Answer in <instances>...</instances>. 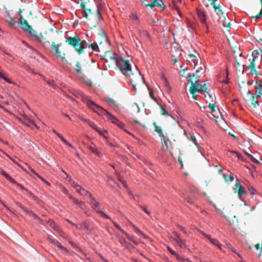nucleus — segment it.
I'll return each mask as SVG.
<instances>
[{
  "mask_svg": "<svg viewBox=\"0 0 262 262\" xmlns=\"http://www.w3.org/2000/svg\"><path fill=\"white\" fill-rule=\"evenodd\" d=\"M54 245L55 246H57L58 248H59L61 250H63L65 252L68 251L67 249L65 247H64L63 246H62L61 244H60V243H59L57 240H56V241L54 243Z\"/></svg>",
  "mask_w": 262,
  "mask_h": 262,
  "instance_id": "36",
  "label": "nucleus"
},
{
  "mask_svg": "<svg viewBox=\"0 0 262 262\" xmlns=\"http://www.w3.org/2000/svg\"><path fill=\"white\" fill-rule=\"evenodd\" d=\"M81 100L90 109L97 113L99 115L108 116L110 113L106 110L90 100L88 96L83 94H81Z\"/></svg>",
  "mask_w": 262,
  "mask_h": 262,
  "instance_id": "1",
  "label": "nucleus"
},
{
  "mask_svg": "<svg viewBox=\"0 0 262 262\" xmlns=\"http://www.w3.org/2000/svg\"><path fill=\"white\" fill-rule=\"evenodd\" d=\"M126 236L131 242L136 245H138V243L135 241V237L134 235H130L129 234H126Z\"/></svg>",
  "mask_w": 262,
  "mask_h": 262,
  "instance_id": "40",
  "label": "nucleus"
},
{
  "mask_svg": "<svg viewBox=\"0 0 262 262\" xmlns=\"http://www.w3.org/2000/svg\"><path fill=\"white\" fill-rule=\"evenodd\" d=\"M107 117H108V119L110 120H111L113 123L115 124L120 128L124 129L125 132L130 134L129 132H128L127 130L124 129V127L125 126V124L123 123V122H121L120 120H119L116 117L113 116L112 114L110 113L109 115L107 116Z\"/></svg>",
  "mask_w": 262,
  "mask_h": 262,
  "instance_id": "8",
  "label": "nucleus"
},
{
  "mask_svg": "<svg viewBox=\"0 0 262 262\" xmlns=\"http://www.w3.org/2000/svg\"><path fill=\"white\" fill-rule=\"evenodd\" d=\"M256 63V62H253V61H251L250 64L247 67L250 70V74L252 75H255V76H257L258 75V71L255 69Z\"/></svg>",
  "mask_w": 262,
  "mask_h": 262,
  "instance_id": "17",
  "label": "nucleus"
},
{
  "mask_svg": "<svg viewBox=\"0 0 262 262\" xmlns=\"http://www.w3.org/2000/svg\"><path fill=\"white\" fill-rule=\"evenodd\" d=\"M49 223L51 227L55 231H57L59 229V227L55 224V223L53 221L49 220Z\"/></svg>",
  "mask_w": 262,
  "mask_h": 262,
  "instance_id": "35",
  "label": "nucleus"
},
{
  "mask_svg": "<svg viewBox=\"0 0 262 262\" xmlns=\"http://www.w3.org/2000/svg\"><path fill=\"white\" fill-rule=\"evenodd\" d=\"M200 233L203 235L204 237L207 238L209 240V241H210V239H212V237H211V236L208 234H206V233H205L204 231H200Z\"/></svg>",
  "mask_w": 262,
  "mask_h": 262,
  "instance_id": "49",
  "label": "nucleus"
},
{
  "mask_svg": "<svg viewBox=\"0 0 262 262\" xmlns=\"http://www.w3.org/2000/svg\"><path fill=\"white\" fill-rule=\"evenodd\" d=\"M0 78L4 79L5 81L9 83H12V81L8 78L6 77L4 74L1 71H0Z\"/></svg>",
  "mask_w": 262,
  "mask_h": 262,
  "instance_id": "41",
  "label": "nucleus"
},
{
  "mask_svg": "<svg viewBox=\"0 0 262 262\" xmlns=\"http://www.w3.org/2000/svg\"><path fill=\"white\" fill-rule=\"evenodd\" d=\"M89 125H90V126H91L92 128H93L94 129H95V130H97V129L98 128L96 125V124L92 122V121H90V122L89 123Z\"/></svg>",
  "mask_w": 262,
  "mask_h": 262,
  "instance_id": "53",
  "label": "nucleus"
},
{
  "mask_svg": "<svg viewBox=\"0 0 262 262\" xmlns=\"http://www.w3.org/2000/svg\"><path fill=\"white\" fill-rule=\"evenodd\" d=\"M66 41L68 44L73 47L75 50L80 54L83 50L86 48L87 43L83 40H81L77 35L74 37L69 36L66 38Z\"/></svg>",
  "mask_w": 262,
  "mask_h": 262,
  "instance_id": "2",
  "label": "nucleus"
},
{
  "mask_svg": "<svg viewBox=\"0 0 262 262\" xmlns=\"http://www.w3.org/2000/svg\"><path fill=\"white\" fill-rule=\"evenodd\" d=\"M11 160L15 164H16L18 167H20L21 169H23L25 171L27 172V170L24 168L22 165H21L20 164H19L16 161L11 159Z\"/></svg>",
  "mask_w": 262,
  "mask_h": 262,
  "instance_id": "52",
  "label": "nucleus"
},
{
  "mask_svg": "<svg viewBox=\"0 0 262 262\" xmlns=\"http://www.w3.org/2000/svg\"><path fill=\"white\" fill-rule=\"evenodd\" d=\"M255 89L257 97H260L262 95V83L260 81H256Z\"/></svg>",
  "mask_w": 262,
  "mask_h": 262,
  "instance_id": "20",
  "label": "nucleus"
},
{
  "mask_svg": "<svg viewBox=\"0 0 262 262\" xmlns=\"http://www.w3.org/2000/svg\"><path fill=\"white\" fill-rule=\"evenodd\" d=\"M178 227L185 234H188L189 232L187 231L186 229L184 227H183L182 226H179Z\"/></svg>",
  "mask_w": 262,
  "mask_h": 262,
  "instance_id": "58",
  "label": "nucleus"
},
{
  "mask_svg": "<svg viewBox=\"0 0 262 262\" xmlns=\"http://www.w3.org/2000/svg\"><path fill=\"white\" fill-rule=\"evenodd\" d=\"M80 7L83 9V11H86V12H88V14L92 13V10L91 9L85 8V6L84 4L82 3L80 5Z\"/></svg>",
  "mask_w": 262,
  "mask_h": 262,
  "instance_id": "42",
  "label": "nucleus"
},
{
  "mask_svg": "<svg viewBox=\"0 0 262 262\" xmlns=\"http://www.w3.org/2000/svg\"><path fill=\"white\" fill-rule=\"evenodd\" d=\"M18 24L20 26L21 28L25 32L31 27V26L29 25L27 21L23 18L22 15H20Z\"/></svg>",
  "mask_w": 262,
  "mask_h": 262,
  "instance_id": "15",
  "label": "nucleus"
},
{
  "mask_svg": "<svg viewBox=\"0 0 262 262\" xmlns=\"http://www.w3.org/2000/svg\"><path fill=\"white\" fill-rule=\"evenodd\" d=\"M90 150L93 152L94 153V154H95L96 155H97V156L98 157H101V154L100 152L99 151L98 149L97 148H96L95 147H92L91 146L90 147Z\"/></svg>",
  "mask_w": 262,
  "mask_h": 262,
  "instance_id": "37",
  "label": "nucleus"
},
{
  "mask_svg": "<svg viewBox=\"0 0 262 262\" xmlns=\"http://www.w3.org/2000/svg\"><path fill=\"white\" fill-rule=\"evenodd\" d=\"M142 209L147 214L149 215L150 214V212L146 209L145 206H141Z\"/></svg>",
  "mask_w": 262,
  "mask_h": 262,
  "instance_id": "61",
  "label": "nucleus"
},
{
  "mask_svg": "<svg viewBox=\"0 0 262 262\" xmlns=\"http://www.w3.org/2000/svg\"><path fill=\"white\" fill-rule=\"evenodd\" d=\"M184 135L186 136V137H187L188 140H189V141H191L192 142H193L195 144V145L197 147V148L198 149V151L199 152H200V153L203 157H204V149L203 148H202L200 146L199 144L198 143L196 138L195 137V136L194 135V134L192 133H190L188 134L185 130L184 132Z\"/></svg>",
  "mask_w": 262,
  "mask_h": 262,
  "instance_id": "7",
  "label": "nucleus"
},
{
  "mask_svg": "<svg viewBox=\"0 0 262 262\" xmlns=\"http://www.w3.org/2000/svg\"><path fill=\"white\" fill-rule=\"evenodd\" d=\"M80 119H81L82 121H84V122L88 123V124H89V123L90 122V120H89V119H85L82 117H79Z\"/></svg>",
  "mask_w": 262,
  "mask_h": 262,
  "instance_id": "63",
  "label": "nucleus"
},
{
  "mask_svg": "<svg viewBox=\"0 0 262 262\" xmlns=\"http://www.w3.org/2000/svg\"><path fill=\"white\" fill-rule=\"evenodd\" d=\"M19 207L27 214H29V215H31V213H32V211L29 210L28 208H27L25 207H24L21 205H19Z\"/></svg>",
  "mask_w": 262,
  "mask_h": 262,
  "instance_id": "45",
  "label": "nucleus"
},
{
  "mask_svg": "<svg viewBox=\"0 0 262 262\" xmlns=\"http://www.w3.org/2000/svg\"><path fill=\"white\" fill-rule=\"evenodd\" d=\"M74 69L77 74H80L82 71V64L80 61H77L74 67Z\"/></svg>",
  "mask_w": 262,
  "mask_h": 262,
  "instance_id": "27",
  "label": "nucleus"
},
{
  "mask_svg": "<svg viewBox=\"0 0 262 262\" xmlns=\"http://www.w3.org/2000/svg\"><path fill=\"white\" fill-rule=\"evenodd\" d=\"M139 33L142 36H146L149 38H150V35L149 34L148 32L146 30H139Z\"/></svg>",
  "mask_w": 262,
  "mask_h": 262,
  "instance_id": "43",
  "label": "nucleus"
},
{
  "mask_svg": "<svg viewBox=\"0 0 262 262\" xmlns=\"http://www.w3.org/2000/svg\"><path fill=\"white\" fill-rule=\"evenodd\" d=\"M249 190L251 191V193L253 194H255L256 193V190L253 187H251L249 189Z\"/></svg>",
  "mask_w": 262,
  "mask_h": 262,
  "instance_id": "64",
  "label": "nucleus"
},
{
  "mask_svg": "<svg viewBox=\"0 0 262 262\" xmlns=\"http://www.w3.org/2000/svg\"><path fill=\"white\" fill-rule=\"evenodd\" d=\"M96 6H97V11L95 14V16L96 17V18H97L98 20H100L102 19L101 12L103 10V7H102V5L100 3L97 4Z\"/></svg>",
  "mask_w": 262,
  "mask_h": 262,
  "instance_id": "19",
  "label": "nucleus"
},
{
  "mask_svg": "<svg viewBox=\"0 0 262 262\" xmlns=\"http://www.w3.org/2000/svg\"><path fill=\"white\" fill-rule=\"evenodd\" d=\"M47 239L51 243L54 244L55 242L56 241V239L54 238L51 235H48L47 236Z\"/></svg>",
  "mask_w": 262,
  "mask_h": 262,
  "instance_id": "51",
  "label": "nucleus"
},
{
  "mask_svg": "<svg viewBox=\"0 0 262 262\" xmlns=\"http://www.w3.org/2000/svg\"><path fill=\"white\" fill-rule=\"evenodd\" d=\"M228 74H229V73H228V70H226V77H227V78H226V80H225L224 81V83H225V84H228V83H229V79H228Z\"/></svg>",
  "mask_w": 262,
  "mask_h": 262,
  "instance_id": "62",
  "label": "nucleus"
},
{
  "mask_svg": "<svg viewBox=\"0 0 262 262\" xmlns=\"http://www.w3.org/2000/svg\"><path fill=\"white\" fill-rule=\"evenodd\" d=\"M64 192L69 196V199L71 200L74 204L77 205L80 208L82 209H83V206L85 204L84 202L79 201L76 198L73 197L72 195H69L68 193V191L66 189H64Z\"/></svg>",
  "mask_w": 262,
  "mask_h": 262,
  "instance_id": "14",
  "label": "nucleus"
},
{
  "mask_svg": "<svg viewBox=\"0 0 262 262\" xmlns=\"http://www.w3.org/2000/svg\"><path fill=\"white\" fill-rule=\"evenodd\" d=\"M178 260L180 261H183L184 260V258L178 253H176V255H174Z\"/></svg>",
  "mask_w": 262,
  "mask_h": 262,
  "instance_id": "54",
  "label": "nucleus"
},
{
  "mask_svg": "<svg viewBox=\"0 0 262 262\" xmlns=\"http://www.w3.org/2000/svg\"><path fill=\"white\" fill-rule=\"evenodd\" d=\"M89 200L88 203L90 204L93 210L103 218L111 220V217L101 210L102 205L93 195H90Z\"/></svg>",
  "mask_w": 262,
  "mask_h": 262,
  "instance_id": "5",
  "label": "nucleus"
},
{
  "mask_svg": "<svg viewBox=\"0 0 262 262\" xmlns=\"http://www.w3.org/2000/svg\"><path fill=\"white\" fill-rule=\"evenodd\" d=\"M173 241L178 244L181 248H185L187 247L185 239L181 238L179 239H173Z\"/></svg>",
  "mask_w": 262,
  "mask_h": 262,
  "instance_id": "25",
  "label": "nucleus"
},
{
  "mask_svg": "<svg viewBox=\"0 0 262 262\" xmlns=\"http://www.w3.org/2000/svg\"><path fill=\"white\" fill-rule=\"evenodd\" d=\"M196 26L195 23L188 22V28L189 29L194 30V27Z\"/></svg>",
  "mask_w": 262,
  "mask_h": 262,
  "instance_id": "48",
  "label": "nucleus"
},
{
  "mask_svg": "<svg viewBox=\"0 0 262 262\" xmlns=\"http://www.w3.org/2000/svg\"><path fill=\"white\" fill-rule=\"evenodd\" d=\"M208 89V84L205 82L200 81L197 82L196 84L190 87L189 92L192 95V98L194 99H196L197 95H195L196 92L203 94L206 92Z\"/></svg>",
  "mask_w": 262,
  "mask_h": 262,
  "instance_id": "6",
  "label": "nucleus"
},
{
  "mask_svg": "<svg viewBox=\"0 0 262 262\" xmlns=\"http://www.w3.org/2000/svg\"><path fill=\"white\" fill-rule=\"evenodd\" d=\"M186 79L188 83H190L191 85L193 86L198 82H199V76L194 74V73H189L186 76Z\"/></svg>",
  "mask_w": 262,
  "mask_h": 262,
  "instance_id": "12",
  "label": "nucleus"
},
{
  "mask_svg": "<svg viewBox=\"0 0 262 262\" xmlns=\"http://www.w3.org/2000/svg\"><path fill=\"white\" fill-rule=\"evenodd\" d=\"M76 192L78 193L80 195L88 196L89 199L90 198V195H92V194L89 191L85 190L81 186H80L78 189L77 190Z\"/></svg>",
  "mask_w": 262,
  "mask_h": 262,
  "instance_id": "23",
  "label": "nucleus"
},
{
  "mask_svg": "<svg viewBox=\"0 0 262 262\" xmlns=\"http://www.w3.org/2000/svg\"><path fill=\"white\" fill-rule=\"evenodd\" d=\"M167 250L173 256L176 255V252L173 250L171 248H170L169 246L167 247Z\"/></svg>",
  "mask_w": 262,
  "mask_h": 262,
  "instance_id": "60",
  "label": "nucleus"
},
{
  "mask_svg": "<svg viewBox=\"0 0 262 262\" xmlns=\"http://www.w3.org/2000/svg\"><path fill=\"white\" fill-rule=\"evenodd\" d=\"M26 32L35 40L39 42H41L42 35L41 33L38 34L37 32L33 29L31 27Z\"/></svg>",
  "mask_w": 262,
  "mask_h": 262,
  "instance_id": "11",
  "label": "nucleus"
},
{
  "mask_svg": "<svg viewBox=\"0 0 262 262\" xmlns=\"http://www.w3.org/2000/svg\"><path fill=\"white\" fill-rule=\"evenodd\" d=\"M69 182L71 184V185L75 188L76 191H77V189L80 187L79 185H78L77 183H76L75 181L72 180L71 179H69Z\"/></svg>",
  "mask_w": 262,
  "mask_h": 262,
  "instance_id": "39",
  "label": "nucleus"
},
{
  "mask_svg": "<svg viewBox=\"0 0 262 262\" xmlns=\"http://www.w3.org/2000/svg\"><path fill=\"white\" fill-rule=\"evenodd\" d=\"M154 126H155V130L156 132H157V133L159 134V136L161 137V138H164V135L163 134V132H162V128H161V127L160 126H158V125H157L156 124H154Z\"/></svg>",
  "mask_w": 262,
  "mask_h": 262,
  "instance_id": "30",
  "label": "nucleus"
},
{
  "mask_svg": "<svg viewBox=\"0 0 262 262\" xmlns=\"http://www.w3.org/2000/svg\"><path fill=\"white\" fill-rule=\"evenodd\" d=\"M189 62H192L194 63V66H195L198 63V59L197 57L193 54H190L189 55Z\"/></svg>",
  "mask_w": 262,
  "mask_h": 262,
  "instance_id": "29",
  "label": "nucleus"
},
{
  "mask_svg": "<svg viewBox=\"0 0 262 262\" xmlns=\"http://www.w3.org/2000/svg\"><path fill=\"white\" fill-rule=\"evenodd\" d=\"M61 46V43L56 45L54 42H52L51 44V48L52 50H54L55 52V54L57 57L60 58L61 60H63L64 58V54H61L60 51H59V47Z\"/></svg>",
  "mask_w": 262,
  "mask_h": 262,
  "instance_id": "13",
  "label": "nucleus"
},
{
  "mask_svg": "<svg viewBox=\"0 0 262 262\" xmlns=\"http://www.w3.org/2000/svg\"><path fill=\"white\" fill-rule=\"evenodd\" d=\"M2 174L4 176L7 180H9L10 182H11L13 183H15L16 181L11 177V176L8 174L7 173H6L4 170H2Z\"/></svg>",
  "mask_w": 262,
  "mask_h": 262,
  "instance_id": "34",
  "label": "nucleus"
},
{
  "mask_svg": "<svg viewBox=\"0 0 262 262\" xmlns=\"http://www.w3.org/2000/svg\"><path fill=\"white\" fill-rule=\"evenodd\" d=\"M164 79H165V86H166V87L167 89V92H170L171 89V87L170 86V84H169L168 80L166 78H164Z\"/></svg>",
  "mask_w": 262,
  "mask_h": 262,
  "instance_id": "50",
  "label": "nucleus"
},
{
  "mask_svg": "<svg viewBox=\"0 0 262 262\" xmlns=\"http://www.w3.org/2000/svg\"><path fill=\"white\" fill-rule=\"evenodd\" d=\"M161 141L164 142L163 148L165 150H168L170 145V142L168 138H166L164 136V138H161Z\"/></svg>",
  "mask_w": 262,
  "mask_h": 262,
  "instance_id": "26",
  "label": "nucleus"
},
{
  "mask_svg": "<svg viewBox=\"0 0 262 262\" xmlns=\"http://www.w3.org/2000/svg\"><path fill=\"white\" fill-rule=\"evenodd\" d=\"M86 47H91L92 48V49L94 50V51H98V49H99V47L98 46V45L96 44V43H92V44H91V45H88L87 44V46Z\"/></svg>",
  "mask_w": 262,
  "mask_h": 262,
  "instance_id": "44",
  "label": "nucleus"
},
{
  "mask_svg": "<svg viewBox=\"0 0 262 262\" xmlns=\"http://www.w3.org/2000/svg\"><path fill=\"white\" fill-rule=\"evenodd\" d=\"M247 94L250 95V97L252 98L251 103L253 106L256 107L257 105H258L259 101L258 100L257 97H254V94L252 93L249 90L247 91Z\"/></svg>",
  "mask_w": 262,
  "mask_h": 262,
  "instance_id": "22",
  "label": "nucleus"
},
{
  "mask_svg": "<svg viewBox=\"0 0 262 262\" xmlns=\"http://www.w3.org/2000/svg\"><path fill=\"white\" fill-rule=\"evenodd\" d=\"M223 176L226 182H232L234 180L233 175L231 173L229 176L223 173Z\"/></svg>",
  "mask_w": 262,
  "mask_h": 262,
  "instance_id": "31",
  "label": "nucleus"
},
{
  "mask_svg": "<svg viewBox=\"0 0 262 262\" xmlns=\"http://www.w3.org/2000/svg\"><path fill=\"white\" fill-rule=\"evenodd\" d=\"M253 62H261L262 61V49L254 50L252 53Z\"/></svg>",
  "mask_w": 262,
  "mask_h": 262,
  "instance_id": "9",
  "label": "nucleus"
},
{
  "mask_svg": "<svg viewBox=\"0 0 262 262\" xmlns=\"http://www.w3.org/2000/svg\"><path fill=\"white\" fill-rule=\"evenodd\" d=\"M235 185L237 187L239 186V190L238 192V198L241 200H243V199L242 198V196L243 194H245L246 193V191L245 189V188L242 186L239 182V181L237 180Z\"/></svg>",
  "mask_w": 262,
  "mask_h": 262,
  "instance_id": "21",
  "label": "nucleus"
},
{
  "mask_svg": "<svg viewBox=\"0 0 262 262\" xmlns=\"http://www.w3.org/2000/svg\"><path fill=\"white\" fill-rule=\"evenodd\" d=\"M101 136H103V138L106 139L107 137L106 136L105 134L107 133L105 130L104 131H101L99 128L96 130Z\"/></svg>",
  "mask_w": 262,
  "mask_h": 262,
  "instance_id": "47",
  "label": "nucleus"
},
{
  "mask_svg": "<svg viewBox=\"0 0 262 262\" xmlns=\"http://www.w3.org/2000/svg\"><path fill=\"white\" fill-rule=\"evenodd\" d=\"M28 168V170H30V172H29L28 170H27V173H28L32 177V174H33L35 176H36L37 177L38 176V174L33 169H32L30 166H29L27 164H25Z\"/></svg>",
  "mask_w": 262,
  "mask_h": 262,
  "instance_id": "38",
  "label": "nucleus"
},
{
  "mask_svg": "<svg viewBox=\"0 0 262 262\" xmlns=\"http://www.w3.org/2000/svg\"><path fill=\"white\" fill-rule=\"evenodd\" d=\"M196 13L200 21L205 25H206V15L205 12L198 8L196 9Z\"/></svg>",
  "mask_w": 262,
  "mask_h": 262,
  "instance_id": "16",
  "label": "nucleus"
},
{
  "mask_svg": "<svg viewBox=\"0 0 262 262\" xmlns=\"http://www.w3.org/2000/svg\"><path fill=\"white\" fill-rule=\"evenodd\" d=\"M161 113L163 115H169L166 110L162 106H161Z\"/></svg>",
  "mask_w": 262,
  "mask_h": 262,
  "instance_id": "57",
  "label": "nucleus"
},
{
  "mask_svg": "<svg viewBox=\"0 0 262 262\" xmlns=\"http://www.w3.org/2000/svg\"><path fill=\"white\" fill-rule=\"evenodd\" d=\"M249 159L253 163L255 164H258L259 163L258 161L256 160L252 155L249 156Z\"/></svg>",
  "mask_w": 262,
  "mask_h": 262,
  "instance_id": "55",
  "label": "nucleus"
},
{
  "mask_svg": "<svg viewBox=\"0 0 262 262\" xmlns=\"http://www.w3.org/2000/svg\"><path fill=\"white\" fill-rule=\"evenodd\" d=\"M209 111H207L206 113V116L209 119H215L217 123L221 122L222 120H224L223 115L220 112L219 108H216L214 103H209Z\"/></svg>",
  "mask_w": 262,
  "mask_h": 262,
  "instance_id": "4",
  "label": "nucleus"
},
{
  "mask_svg": "<svg viewBox=\"0 0 262 262\" xmlns=\"http://www.w3.org/2000/svg\"><path fill=\"white\" fill-rule=\"evenodd\" d=\"M116 62L121 73L126 77H130L133 74L132 66L128 60L120 57L116 59Z\"/></svg>",
  "mask_w": 262,
  "mask_h": 262,
  "instance_id": "3",
  "label": "nucleus"
},
{
  "mask_svg": "<svg viewBox=\"0 0 262 262\" xmlns=\"http://www.w3.org/2000/svg\"><path fill=\"white\" fill-rule=\"evenodd\" d=\"M162 5H164L162 0H154L150 4H145V7L146 8L150 7V8L152 9L156 6H160L162 7Z\"/></svg>",
  "mask_w": 262,
  "mask_h": 262,
  "instance_id": "18",
  "label": "nucleus"
},
{
  "mask_svg": "<svg viewBox=\"0 0 262 262\" xmlns=\"http://www.w3.org/2000/svg\"><path fill=\"white\" fill-rule=\"evenodd\" d=\"M129 18L135 27H136L140 24V20L139 19L138 16L136 14H131L129 16Z\"/></svg>",
  "mask_w": 262,
  "mask_h": 262,
  "instance_id": "24",
  "label": "nucleus"
},
{
  "mask_svg": "<svg viewBox=\"0 0 262 262\" xmlns=\"http://www.w3.org/2000/svg\"><path fill=\"white\" fill-rule=\"evenodd\" d=\"M134 231L135 233L138 234V235L144 238H146V235L140 230L136 226H134Z\"/></svg>",
  "mask_w": 262,
  "mask_h": 262,
  "instance_id": "32",
  "label": "nucleus"
},
{
  "mask_svg": "<svg viewBox=\"0 0 262 262\" xmlns=\"http://www.w3.org/2000/svg\"><path fill=\"white\" fill-rule=\"evenodd\" d=\"M76 228L79 230H83L86 232L88 234L92 232V229L90 227L89 224L85 222H83L81 223L77 224Z\"/></svg>",
  "mask_w": 262,
  "mask_h": 262,
  "instance_id": "10",
  "label": "nucleus"
},
{
  "mask_svg": "<svg viewBox=\"0 0 262 262\" xmlns=\"http://www.w3.org/2000/svg\"><path fill=\"white\" fill-rule=\"evenodd\" d=\"M106 102L108 105H113L115 103V101L112 98H108L106 100Z\"/></svg>",
  "mask_w": 262,
  "mask_h": 262,
  "instance_id": "56",
  "label": "nucleus"
},
{
  "mask_svg": "<svg viewBox=\"0 0 262 262\" xmlns=\"http://www.w3.org/2000/svg\"><path fill=\"white\" fill-rule=\"evenodd\" d=\"M173 235L175 236V237L173 239H179L181 238L180 234L177 231H174L173 232Z\"/></svg>",
  "mask_w": 262,
  "mask_h": 262,
  "instance_id": "59",
  "label": "nucleus"
},
{
  "mask_svg": "<svg viewBox=\"0 0 262 262\" xmlns=\"http://www.w3.org/2000/svg\"><path fill=\"white\" fill-rule=\"evenodd\" d=\"M212 6H213V8L214 9V11L216 12L217 15L220 16V15H221V14H223V12H222V10L220 8V5L217 6H216L215 5V4H214Z\"/></svg>",
  "mask_w": 262,
  "mask_h": 262,
  "instance_id": "33",
  "label": "nucleus"
},
{
  "mask_svg": "<svg viewBox=\"0 0 262 262\" xmlns=\"http://www.w3.org/2000/svg\"><path fill=\"white\" fill-rule=\"evenodd\" d=\"M210 242L217 246L220 250H222V245L217 239L212 238V239H210Z\"/></svg>",
  "mask_w": 262,
  "mask_h": 262,
  "instance_id": "28",
  "label": "nucleus"
},
{
  "mask_svg": "<svg viewBox=\"0 0 262 262\" xmlns=\"http://www.w3.org/2000/svg\"><path fill=\"white\" fill-rule=\"evenodd\" d=\"M56 232L58 233V234L60 236H61L64 238H66L67 235L60 228Z\"/></svg>",
  "mask_w": 262,
  "mask_h": 262,
  "instance_id": "46",
  "label": "nucleus"
}]
</instances>
